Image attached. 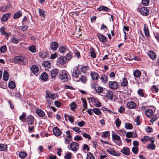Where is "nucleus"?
Instances as JSON below:
<instances>
[{"label": "nucleus", "mask_w": 159, "mask_h": 159, "mask_svg": "<svg viewBox=\"0 0 159 159\" xmlns=\"http://www.w3.org/2000/svg\"><path fill=\"white\" fill-rule=\"evenodd\" d=\"M22 15L21 12L20 11H18L15 13L14 15L13 18L15 19L19 18Z\"/></svg>", "instance_id": "nucleus-33"}, {"label": "nucleus", "mask_w": 159, "mask_h": 159, "mask_svg": "<svg viewBox=\"0 0 159 159\" xmlns=\"http://www.w3.org/2000/svg\"><path fill=\"white\" fill-rule=\"evenodd\" d=\"M153 114V111L151 109H148L145 112L146 115L148 117H150Z\"/></svg>", "instance_id": "nucleus-24"}, {"label": "nucleus", "mask_w": 159, "mask_h": 159, "mask_svg": "<svg viewBox=\"0 0 159 159\" xmlns=\"http://www.w3.org/2000/svg\"><path fill=\"white\" fill-rule=\"evenodd\" d=\"M7 149V145L2 144H0V150L1 151H5Z\"/></svg>", "instance_id": "nucleus-39"}, {"label": "nucleus", "mask_w": 159, "mask_h": 159, "mask_svg": "<svg viewBox=\"0 0 159 159\" xmlns=\"http://www.w3.org/2000/svg\"><path fill=\"white\" fill-rule=\"evenodd\" d=\"M125 108L123 107V106H121L120 108L118 109V110L119 112L121 113H123L124 112Z\"/></svg>", "instance_id": "nucleus-61"}, {"label": "nucleus", "mask_w": 159, "mask_h": 159, "mask_svg": "<svg viewBox=\"0 0 159 159\" xmlns=\"http://www.w3.org/2000/svg\"><path fill=\"white\" fill-rule=\"evenodd\" d=\"M91 100L93 104L96 107H99L101 106V103L94 98H92Z\"/></svg>", "instance_id": "nucleus-11"}, {"label": "nucleus", "mask_w": 159, "mask_h": 159, "mask_svg": "<svg viewBox=\"0 0 159 159\" xmlns=\"http://www.w3.org/2000/svg\"><path fill=\"white\" fill-rule=\"evenodd\" d=\"M39 55L40 58H44L47 57L48 54L45 52L41 51L39 53Z\"/></svg>", "instance_id": "nucleus-31"}, {"label": "nucleus", "mask_w": 159, "mask_h": 159, "mask_svg": "<svg viewBox=\"0 0 159 159\" xmlns=\"http://www.w3.org/2000/svg\"><path fill=\"white\" fill-rule=\"evenodd\" d=\"M59 78L62 82H67L68 80L69 75L65 70H62L59 72Z\"/></svg>", "instance_id": "nucleus-2"}, {"label": "nucleus", "mask_w": 159, "mask_h": 159, "mask_svg": "<svg viewBox=\"0 0 159 159\" xmlns=\"http://www.w3.org/2000/svg\"><path fill=\"white\" fill-rule=\"evenodd\" d=\"M107 152L112 155L117 156L114 150H113L111 148H110L107 149Z\"/></svg>", "instance_id": "nucleus-40"}, {"label": "nucleus", "mask_w": 159, "mask_h": 159, "mask_svg": "<svg viewBox=\"0 0 159 159\" xmlns=\"http://www.w3.org/2000/svg\"><path fill=\"white\" fill-rule=\"evenodd\" d=\"M148 56L152 59L153 60L155 59L156 57L155 53L152 51H151L149 52Z\"/></svg>", "instance_id": "nucleus-30"}, {"label": "nucleus", "mask_w": 159, "mask_h": 159, "mask_svg": "<svg viewBox=\"0 0 159 159\" xmlns=\"http://www.w3.org/2000/svg\"><path fill=\"white\" fill-rule=\"evenodd\" d=\"M141 74L140 71L138 70H136L133 73L135 77H139L141 75Z\"/></svg>", "instance_id": "nucleus-34"}, {"label": "nucleus", "mask_w": 159, "mask_h": 159, "mask_svg": "<svg viewBox=\"0 0 159 159\" xmlns=\"http://www.w3.org/2000/svg\"><path fill=\"white\" fill-rule=\"evenodd\" d=\"M1 32L2 34L6 37L7 39H8V37L11 35V33L6 32L5 30H1Z\"/></svg>", "instance_id": "nucleus-35"}, {"label": "nucleus", "mask_w": 159, "mask_h": 159, "mask_svg": "<svg viewBox=\"0 0 159 159\" xmlns=\"http://www.w3.org/2000/svg\"><path fill=\"white\" fill-rule=\"evenodd\" d=\"M128 84V81L125 78L122 79V81L121 83V86L122 87H125Z\"/></svg>", "instance_id": "nucleus-32"}, {"label": "nucleus", "mask_w": 159, "mask_h": 159, "mask_svg": "<svg viewBox=\"0 0 159 159\" xmlns=\"http://www.w3.org/2000/svg\"><path fill=\"white\" fill-rule=\"evenodd\" d=\"M108 85L109 87L111 89H117L118 87V83L114 81H111L109 82Z\"/></svg>", "instance_id": "nucleus-6"}, {"label": "nucleus", "mask_w": 159, "mask_h": 159, "mask_svg": "<svg viewBox=\"0 0 159 159\" xmlns=\"http://www.w3.org/2000/svg\"><path fill=\"white\" fill-rule=\"evenodd\" d=\"M14 61L16 63L22 65L25 64L27 62V60L25 57L20 56H15Z\"/></svg>", "instance_id": "nucleus-1"}, {"label": "nucleus", "mask_w": 159, "mask_h": 159, "mask_svg": "<svg viewBox=\"0 0 159 159\" xmlns=\"http://www.w3.org/2000/svg\"><path fill=\"white\" fill-rule=\"evenodd\" d=\"M110 135V133L108 131H105L102 133V136L104 138H107Z\"/></svg>", "instance_id": "nucleus-53"}, {"label": "nucleus", "mask_w": 159, "mask_h": 159, "mask_svg": "<svg viewBox=\"0 0 159 159\" xmlns=\"http://www.w3.org/2000/svg\"><path fill=\"white\" fill-rule=\"evenodd\" d=\"M36 112L38 115L40 117H43L45 115V113L43 111L39 109H37Z\"/></svg>", "instance_id": "nucleus-25"}, {"label": "nucleus", "mask_w": 159, "mask_h": 159, "mask_svg": "<svg viewBox=\"0 0 159 159\" xmlns=\"http://www.w3.org/2000/svg\"><path fill=\"white\" fill-rule=\"evenodd\" d=\"M151 139L148 136H144L143 138L141 139V140L142 142L144 143L147 140H149Z\"/></svg>", "instance_id": "nucleus-51"}, {"label": "nucleus", "mask_w": 159, "mask_h": 159, "mask_svg": "<svg viewBox=\"0 0 159 159\" xmlns=\"http://www.w3.org/2000/svg\"><path fill=\"white\" fill-rule=\"evenodd\" d=\"M100 79L102 83H106L108 81V77L105 75H102Z\"/></svg>", "instance_id": "nucleus-20"}, {"label": "nucleus", "mask_w": 159, "mask_h": 159, "mask_svg": "<svg viewBox=\"0 0 159 159\" xmlns=\"http://www.w3.org/2000/svg\"><path fill=\"white\" fill-rule=\"evenodd\" d=\"M87 158V159H94V157L90 152L88 153Z\"/></svg>", "instance_id": "nucleus-55"}, {"label": "nucleus", "mask_w": 159, "mask_h": 159, "mask_svg": "<svg viewBox=\"0 0 159 159\" xmlns=\"http://www.w3.org/2000/svg\"><path fill=\"white\" fill-rule=\"evenodd\" d=\"M11 14L10 13H7L3 15L1 18V20L3 21H7L8 19L10 17Z\"/></svg>", "instance_id": "nucleus-12"}, {"label": "nucleus", "mask_w": 159, "mask_h": 159, "mask_svg": "<svg viewBox=\"0 0 159 159\" xmlns=\"http://www.w3.org/2000/svg\"><path fill=\"white\" fill-rule=\"evenodd\" d=\"M98 10L99 11L104 10L107 11H109L110 9L107 7L103 6L100 7L98 8Z\"/></svg>", "instance_id": "nucleus-42"}, {"label": "nucleus", "mask_w": 159, "mask_h": 159, "mask_svg": "<svg viewBox=\"0 0 159 159\" xmlns=\"http://www.w3.org/2000/svg\"><path fill=\"white\" fill-rule=\"evenodd\" d=\"M98 36L100 41L102 43H105L107 41L106 37L100 34H98Z\"/></svg>", "instance_id": "nucleus-17"}, {"label": "nucleus", "mask_w": 159, "mask_h": 159, "mask_svg": "<svg viewBox=\"0 0 159 159\" xmlns=\"http://www.w3.org/2000/svg\"><path fill=\"white\" fill-rule=\"evenodd\" d=\"M66 54L64 56L65 59L66 60V62L68 61H70L72 58V55L71 53L69 52L68 53H66Z\"/></svg>", "instance_id": "nucleus-21"}, {"label": "nucleus", "mask_w": 159, "mask_h": 159, "mask_svg": "<svg viewBox=\"0 0 159 159\" xmlns=\"http://www.w3.org/2000/svg\"><path fill=\"white\" fill-rule=\"evenodd\" d=\"M0 49V52L2 53H4L7 51V47L5 45L1 47Z\"/></svg>", "instance_id": "nucleus-52"}, {"label": "nucleus", "mask_w": 159, "mask_h": 159, "mask_svg": "<svg viewBox=\"0 0 159 159\" xmlns=\"http://www.w3.org/2000/svg\"><path fill=\"white\" fill-rule=\"evenodd\" d=\"M127 106L129 108L131 109L135 108L136 106L135 103L133 101L129 102L127 103Z\"/></svg>", "instance_id": "nucleus-13"}, {"label": "nucleus", "mask_w": 159, "mask_h": 159, "mask_svg": "<svg viewBox=\"0 0 159 159\" xmlns=\"http://www.w3.org/2000/svg\"><path fill=\"white\" fill-rule=\"evenodd\" d=\"M39 11L40 15L44 18L45 16V11L42 9L39 8Z\"/></svg>", "instance_id": "nucleus-45"}, {"label": "nucleus", "mask_w": 159, "mask_h": 159, "mask_svg": "<svg viewBox=\"0 0 159 159\" xmlns=\"http://www.w3.org/2000/svg\"><path fill=\"white\" fill-rule=\"evenodd\" d=\"M20 40L19 39H16L15 37H13L11 39V42L13 43L17 44H18Z\"/></svg>", "instance_id": "nucleus-43"}, {"label": "nucleus", "mask_w": 159, "mask_h": 159, "mask_svg": "<svg viewBox=\"0 0 159 159\" xmlns=\"http://www.w3.org/2000/svg\"><path fill=\"white\" fill-rule=\"evenodd\" d=\"M27 155V153L25 152H21L19 153V156L22 159L24 158Z\"/></svg>", "instance_id": "nucleus-37"}, {"label": "nucleus", "mask_w": 159, "mask_h": 159, "mask_svg": "<svg viewBox=\"0 0 159 159\" xmlns=\"http://www.w3.org/2000/svg\"><path fill=\"white\" fill-rule=\"evenodd\" d=\"M90 75L93 80H95L98 79L99 77V75L98 73L96 72H91Z\"/></svg>", "instance_id": "nucleus-14"}, {"label": "nucleus", "mask_w": 159, "mask_h": 159, "mask_svg": "<svg viewBox=\"0 0 159 159\" xmlns=\"http://www.w3.org/2000/svg\"><path fill=\"white\" fill-rule=\"evenodd\" d=\"M142 4L145 6H148L149 3V0H142Z\"/></svg>", "instance_id": "nucleus-58"}, {"label": "nucleus", "mask_w": 159, "mask_h": 159, "mask_svg": "<svg viewBox=\"0 0 159 159\" xmlns=\"http://www.w3.org/2000/svg\"><path fill=\"white\" fill-rule=\"evenodd\" d=\"M10 8V7L8 6H4L1 7L0 8V10L2 12H5L8 10Z\"/></svg>", "instance_id": "nucleus-36"}, {"label": "nucleus", "mask_w": 159, "mask_h": 159, "mask_svg": "<svg viewBox=\"0 0 159 159\" xmlns=\"http://www.w3.org/2000/svg\"><path fill=\"white\" fill-rule=\"evenodd\" d=\"M34 118L33 116L29 115L28 116L27 123L29 125H32L33 124Z\"/></svg>", "instance_id": "nucleus-18"}, {"label": "nucleus", "mask_w": 159, "mask_h": 159, "mask_svg": "<svg viewBox=\"0 0 159 159\" xmlns=\"http://www.w3.org/2000/svg\"><path fill=\"white\" fill-rule=\"evenodd\" d=\"M71 153L70 152H68L66 153L64 156V158L66 159H70L71 158Z\"/></svg>", "instance_id": "nucleus-54"}, {"label": "nucleus", "mask_w": 159, "mask_h": 159, "mask_svg": "<svg viewBox=\"0 0 159 159\" xmlns=\"http://www.w3.org/2000/svg\"><path fill=\"white\" fill-rule=\"evenodd\" d=\"M83 137L85 138H88L89 140H90L91 139V136L87 134L86 133H84L83 134H82Z\"/></svg>", "instance_id": "nucleus-56"}, {"label": "nucleus", "mask_w": 159, "mask_h": 159, "mask_svg": "<svg viewBox=\"0 0 159 159\" xmlns=\"http://www.w3.org/2000/svg\"><path fill=\"white\" fill-rule=\"evenodd\" d=\"M121 152L124 154L128 155L129 154V150L128 148L124 147L123 149L121 150Z\"/></svg>", "instance_id": "nucleus-22"}, {"label": "nucleus", "mask_w": 159, "mask_h": 159, "mask_svg": "<svg viewBox=\"0 0 159 159\" xmlns=\"http://www.w3.org/2000/svg\"><path fill=\"white\" fill-rule=\"evenodd\" d=\"M80 74V71L78 67H77L73 69V72L72 73V75L73 77L76 78L78 77Z\"/></svg>", "instance_id": "nucleus-10"}, {"label": "nucleus", "mask_w": 159, "mask_h": 159, "mask_svg": "<svg viewBox=\"0 0 159 159\" xmlns=\"http://www.w3.org/2000/svg\"><path fill=\"white\" fill-rule=\"evenodd\" d=\"M43 65L44 66L45 68H50L51 66V63L49 61H44L43 63Z\"/></svg>", "instance_id": "nucleus-28"}, {"label": "nucleus", "mask_w": 159, "mask_h": 159, "mask_svg": "<svg viewBox=\"0 0 159 159\" xmlns=\"http://www.w3.org/2000/svg\"><path fill=\"white\" fill-rule=\"evenodd\" d=\"M29 50L32 52H35L36 51V48L35 46L32 45L29 47Z\"/></svg>", "instance_id": "nucleus-49"}, {"label": "nucleus", "mask_w": 159, "mask_h": 159, "mask_svg": "<svg viewBox=\"0 0 159 159\" xmlns=\"http://www.w3.org/2000/svg\"><path fill=\"white\" fill-rule=\"evenodd\" d=\"M58 52L64 55V54L69 52V50L66 47L61 46L59 48Z\"/></svg>", "instance_id": "nucleus-7"}, {"label": "nucleus", "mask_w": 159, "mask_h": 159, "mask_svg": "<svg viewBox=\"0 0 159 159\" xmlns=\"http://www.w3.org/2000/svg\"><path fill=\"white\" fill-rule=\"evenodd\" d=\"M58 46V43L55 42H52L50 46V48L53 51L56 50Z\"/></svg>", "instance_id": "nucleus-19"}, {"label": "nucleus", "mask_w": 159, "mask_h": 159, "mask_svg": "<svg viewBox=\"0 0 159 159\" xmlns=\"http://www.w3.org/2000/svg\"><path fill=\"white\" fill-rule=\"evenodd\" d=\"M9 75L7 71L6 70H4L3 75V80L5 81H7L9 79Z\"/></svg>", "instance_id": "nucleus-26"}, {"label": "nucleus", "mask_w": 159, "mask_h": 159, "mask_svg": "<svg viewBox=\"0 0 159 159\" xmlns=\"http://www.w3.org/2000/svg\"><path fill=\"white\" fill-rule=\"evenodd\" d=\"M137 11L141 14L145 16H147L148 14V10L146 7H144L141 8H138Z\"/></svg>", "instance_id": "nucleus-4"}, {"label": "nucleus", "mask_w": 159, "mask_h": 159, "mask_svg": "<svg viewBox=\"0 0 159 159\" xmlns=\"http://www.w3.org/2000/svg\"><path fill=\"white\" fill-rule=\"evenodd\" d=\"M132 151L134 154H137L138 152V148L137 147H134L132 148Z\"/></svg>", "instance_id": "nucleus-59"}, {"label": "nucleus", "mask_w": 159, "mask_h": 159, "mask_svg": "<svg viewBox=\"0 0 159 159\" xmlns=\"http://www.w3.org/2000/svg\"><path fill=\"white\" fill-rule=\"evenodd\" d=\"M106 97L107 99L112 100L113 98V94L111 91H107Z\"/></svg>", "instance_id": "nucleus-16"}, {"label": "nucleus", "mask_w": 159, "mask_h": 159, "mask_svg": "<svg viewBox=\"0 0 159 159\" xmlns=\"http://www.w3.org/2000/svg\"><path fill=\"white\" fill-rule=\"evenodd\" d=\"M93 111L97 115H99L101 113V111L98 108H95L93 109Z\"/></svg>", "instance_id": "nucleus-44"}, {"label": "nucleus", "mask_w": 159, "mask_h": 159, "mask_svg": "<svg viewBox=\"0 0 159 159\" xmlns=\"http://www.w3.org/2000/svg\"><path fill=\"white\" fill-rule=\"evenodd\" d=\"M47 97L49 98L53 99H55V98L58 97V96L57 94L55 93H46Z\"/></svg>", "instance_id": "nucleus-15"}, {"label": "nucleus", "mask_w": 159, "mask_h": 159, "mask_svg": "<svg viewBox=\"0 0 159 159\" xmlns=\"http://www.w3.org/2000/svg\"><path fill=\"white\" fill-rule=\"evenodd\" d=\"M81 69L82 72L85 74L87 72V70L89 69V67L88 66H85L82 67Z\"/></svg>", "instance_id": "nucleus-47"}, {"label": "nucleus", "mask_w": 159, "mask_h": 159, "mask_svg": "<svg viewBox=\"0 0 159 159\" xmlns=\"http://www.w3.org/2000/svg\"><path fill=\"white\" fill-rule=\"evenodd\" d=\"M26 115L25 114L23 113L21 116H20L19 119L20 120L22 121V120H25L26 118Z\"/></svg>", "instance_id": "nucleus-63"}, {"label": "nucleus", "mask_w": 159, "mask_h": 159, "mask_svg": "<svg viewBox=\"0 0 159 159\" xmlns=\"http://www.w3.org/2000/svg\"><path fill=\"white\" fill-rule=\"evenodd\" d=\"M80 80L83 83H85L87 81V79L85 76H82L80 78Z\"/></svg>", "instance_id": "nucleus-57"}, {"label": "nucleus", "mask_w": 159, "mask_h": 159, "mask_svg": "<svg viewBox=\"0 0 159 159\" xmlns=\"http://www.w3.org/2000/svg\"><path fill=\"white\" fill-rule=\"evenodd\" d=\"M121 123V121L120 120L119 118H117L115 121V123L116 124V126L117 127H118L120 126Z\"/></svg>", "instance_id": "nucleus-46"}, {"label": "nucleus", "mask_w": 159, "mask_h": 159, "mask_svg": "<svg viewBox=\"0 0 159 159\" xmlns=\"http://www.w3.org/2000/svg\"><path fill=\"white\" fill-rule=\"evenodd\" d=\"M76 107V105L75 103L74 102L72 103L70 105L71 109L72 110H74Z\"/></svg>", "instance_id": "nucleus-62"}, {"label": "nucleus", "mask_w": 159, "mask_h": 159, "mask_svg": "<svg viewBox=\"0 0 159 159\" xmlns=\"http://www.w3.org/2000/svg\"><path fill=\"white\" fill-rule=\"evenodd\" d=\"M112 137L113 139L115 140H120V137L116 134H112Z\"/></svg>", "instance_id": "nucleus-50"}, {"label": "nucleus", "mask_w": 159, "mask_h": 159, "mask_svg": "<svg viewBox=\"0 0 159 159\" xmlns=\"http://www.w3.org/2000/svg\"><path fill=\"white\" fill-rule=\"evenodd\" d=\"M59 72V70L57 69H52L50 71V73L51 78H55Z\"/></svg>", "instance_id": "nucleus-9"}, {"label": "nucleus", "mask_w": 159, "mask_h": 159, "mask_svg": "<svg viewBox=\"0 0 159 159\" xmlns=\"http://www.w3.org/2000/svg\"><path fill=\"white\" fill-rule=\"evenodd\" d=\"M32 72L34 73H37L39 71L38 67L36 65H33L31 68Z\"/></svg>", "instance_id": "nucleus-29"}, {"label": "nucleus", "mask_w": 159, "mask_h": 159, "mask_svg": "<svg viewBox=\"0 0 159 159\" xmlns=\"http://www.w3.org/2000/svg\"><path fill=\"white\" fill-rule=\"evenodd\" d=\"M147 148L152 150H154L155 148V145L153 143V141L150 144H148L147 145Z\"/></svg>", "instance_id": "nucleus-27"}, {"label": "nucleus", "mask_w": 159, "mask_h": 159, "mask_svg": "<svg viewBox=\"0 0 159 159\" xmlns=\"http://www.w3.org/2000/svg\"><path fill=\"white\" fill-rule=\"evenodd\" d=\"M8 86L10 89H13L15 87V83L13 81H10L8 84Z\"/></svg>", "instance_id": "nucleus-38"}, {"label": "nucleus", "mask_w": 159, "mask_h": 159, "mask_svg": "<svg viewBox=\"0 0 159 159\" xmlns=\"http://www.w3.org/2000/svg\"><path fill=\"white\" fill-rule=\"evenodd\" d=\"M103 91V88L101 87H98L96 90V91L98 93H102Z\"/></svg>", "instance_id": "nucleus-60"}, {"label": "nucleus", "mask_w": 159, "mask_h": 159, "mask_svg": "<svg viewBox=\"0 0 159 159\" xmlns=\"http://www.w3.org/2000/svg\"><path fill=\"white\" fill-rule=\"evenodd\" d=\"M53 132L54 134L56 136H59L62 133L60 129L57 127H55L53 128Z\"/></svg>", "instance_id": "nucleus-8"}, {"label": "nucleus", "mask_w": 159, "mask_h": 159, "mask_svg": "<svg viewBox=\"0 0 159 159\" xmlns=\"http://www.w3.org/2000/svg\"><path fill=\"white\" fill-rule=\"evenodd\" d=\"M151 89L153 91H155L156 92H157L158 91V89L157 88L156 85H153L151 87Z\"/></svg>", "instance_id": "nucleus-64"}, {"label": "nucleus", "mask_w": 159, "mask_h": 159, "mask_svg": "<svg viewBox=\"0 0 159 159\" xmlns=\"http://www.w3.org/2000/svg\"><path fill=\"white\" fill-rule=\"evenodd\" d=\"M70 147L71 150L76 152L79 149V145L77 143L74 142L70 144Z\"/></svg>", "instance_id": "nucleus-5"}, {"label": "nucleus", "mask_w": 159, "mask_h": 159, "mask_svg": "<svg viewBox=\"0 0 159 159\" xmlns=\"http://www.w3.org/2000/svg\"><path fill=\"white\" fill-rule=\"evenodd\" d=\"M125 127L127 129H131L133 128V126L131 124L127 123L125 124Z\"/></svg>", "instance_id": "nucleus-48"}, {"label": "nucleus", "mask_w": 159, "mask_h": 159, "mask_svg": "<svg viewBox=\"0 0 159 159\" xmlns=\"http://www.w3.org/2000/svg\"><path fill=\"white\" fill-rule=\"evenodd\" d=\"M48 75L46 73H43L41 75L40 79L41 80L45 81L48 78Z\"/></svg>", "instance_id": "nucleus-23"}, {"label": "nucleus", "mask_w": 159, "mask_h": 159, "mask_svg": "<svg viewBox=\"0 0 159 159\" xmlns=\"http://www.w3.org/2000/svg\"><path fill=\"white\" fill-rule=\"evenodd\" d=\"M137 93L140 97H146V96L143 92V90L139 89L137 92Z\"/></svg>", "instance_id": "nucleus-41"}, {"label": "nucleus", "mask_w": 159, "mask_h": 159, "mask_svg": "<svg viewBox=\"0 0 159 159\" xmlns=\"http://www.w3.org/2000/svg\"><path fill=\"white\" fill-rule=\"evenodd\" d=\"M66 62V60L65 59V57L63 56H61L57 58L56 64L58 67H63Z\"/></svg>", "instance_id": "nucleus-3"}]
</instances>
